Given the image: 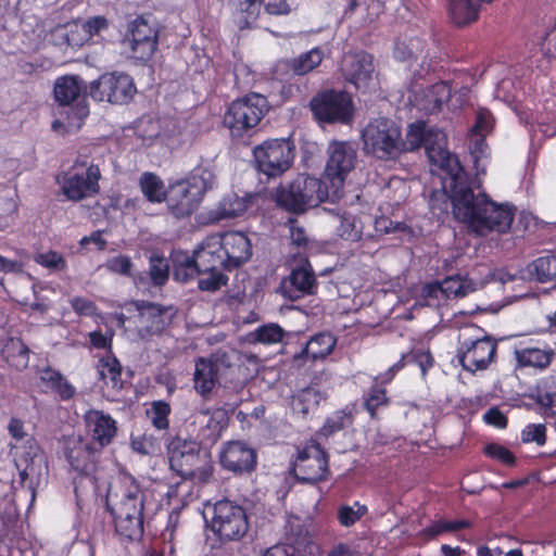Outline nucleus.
Wrapping results in <instances>:
<instances>
[{
  "mask_svg": "<svg viewBox=\"0 0 556 556\" xmlns=\"http://www.w3.org/2000/svg\"><path fill=\"white\" fill-rule=\"evenodd\" d=\"M475 179L464 166L445 178L443 190L451 201L454 218L465 224L473 233L486 237L490 233L505 235L513 225L516 206L509 202L498 203L479 191L475 193Z\"/></svg>",
  "mask_w": 556,
  "mask_h": 556,
  "instance_id": "nucleus-1",
  "label": "nucleus"
},
{
  "mask_svg": "<svg viewBox=\"0 0 556 556\" xmlns=\"http://www.w3.org/2000/svg\"><path fill=\"white\" fill-rule=\"evenodd\" d=\"M106 506L122 539L132 542L142 538L144 495L134 479L125 477L110 488Z\"/></svg>",
  "mask_w": 556,
  "mask_h": 556,
  "instance_id": "nucleus-2",
  "label": "nucleus"
},
{
  "mask_svg": "<svg viewBox=\"0 0 556 556\" xmlns=\"http://www.w3.org/2000/svg\"><path fill=\"white\" fill-rule=\"evenodd\" d=\"M404 140L407 151L425 148L430 164L442 174V184L446 177L459 173L463 165L458 156L447 149V137L443 130L428 127L426 122L417 121L408 125Z\"/></svg>",
  "mask_w": 556,
  "mask_h": 556,
  "instance_id": "nucleus-3",
  "label": "nucleus"
},
{
  "mask_svg": "<svg viewBox=\"0 0 556 556\" xmlns=\"http://www.w3.org/2000/svg\"><path fill=\"white\" fill-rule=\"evenodd\" d=\"M203 444L176 437L168 445V459L172 470L184 479L207 483L213 475L211 453Z\"/></svg>",
  "mask_w": 556,
  "mask_h": 556,
  "instance_id": "nucleus-4",
  "label": "nucleus"
},
{
  "mask_svg": "<svg viewBox=\"0 0 556 556\" xmlns=\"http://www.w3.org/2000/svg\"><path fill=\"white\" fill-rule=\"evenodd\" d=\"M364 151L380 161H396L407 152L401 126L388 117L370 121L363 129Z\"/></svg>",
  "mask_w": 556,
  "mask_h": 556,
  "instance_id": "nucleus-5",
  "label": "nucleus"
},
{
  "mask_svg": "<svg viewBox=\"0 0 556 556\" xmlns=\"http://www.w3.org/2000/svg\"><path fill=\"white\" fill-rule=\"evenodd\" d=\"M100 179L99 165L89 162L86 155H78L68 169L55 177V182L67 201L80 202L100 193Z\"/></svg>",
  "mask_w": 556,
  "mask_h": 556,
  "instance_id": "nucleus-6",
  "label": "nucleus"
},
{
  "mask_svg": "<svg viewBox=\"0 0 556 556\" xmlns=\"http://www.w3.org/2000/svg\"><path fill=\"white\" fill-rule=\"evenodd\" d=\"M268 110V100L265 96L250 92L229 103L223 117V124L233 139L250 137Z\"/></svg>",
  "mask_w": 556,
  "mask_h": 556,
  "instance_id": "nucleus-7",
  "label": "nucleus"
},
{
  "mask_svg": "<svg viewBox=\"0 0 556 556\" xmlns=\"http://www.w3.org/2000/svg\"><path fill=\"white\" fill-rule=\"evenodd\" d=\"M54 100L63 108L68 128L79 129L89 115L85 81L73 75L59 77L53 87Z\"/></svg>",
  "mask_w": 556,
  "mask_h": 556,
  "instance_id": "nucleus-8",
  "label": "nucleus"
},
{
  "mask_svg": "<svg viewBox=\"0 0 556 556\" xmlns=\"http://www.w3.org/2000/svg\"><path fill=\"white\" fill-rule=\"evenodd\" d=\"M295 146L290 138L267 139L253 148L256 168L267 178L282 176L293 164Z\"/></svg>",
  "mask_w": 556,
  "mask_h": 556,
  "instance_id": "nucleus-9",
  "label": "nucleus"
},
{
  "mask_svg": "<svg viewBox=\"0 0 556 556\" xmlns=\"http://www.w3.org/2000/svg\"><path fill=\"white\" fill-rule=\"evenodd\" d=\"M308 106L318 123L350 124L354 115L351 94L333 88L318 91L309 100Z\"/></svg>",
  "mask_w": 556,
  "mask_h": 556,
  "instance_id": "nucleus-10",
  "label": "nucleus"
},
{
  "mask_svg": "<svg viewBox=\"0 0 556 556\" xmlns=\"http://www.w3.org/2000/svg\"><path fill=\"white\" fill-rule=\"evenodd\" d=\"M210 528L222 543L239 541L249 530L245 509L229 500L214 504Z\"/></svg>",
  "mask_w": 556,
  "mask_h": 556,
  "instance_id": "nucleus-11",
  "label": "nucleus"
},
{
  "mask_svg": "<svg viewBox=\"0 0 556 556\" xmlns=\"http://www.w3.org/2000/svg\"><path fill=\"white\" fill-rule=\"evenodd\" d=\"M159 26L152 14H141L127 24L123 43L126 45L131 58L149 61L157 49Z\"/></svg>",
  "mask_w": 556,
  "mask_h": 556,
  "instance_id": "nucleus-12",
  "label": "nucleus"
},
{
  "mask_svg": "<svg viewBox=\"0 0 556 556\" xmlns=\"http://www.w3.org/2000/svg\"><path fill=\"white\" fill-rule=\"evenodd\" d=\"M123 309L131 315L126 316L124 312L119 313L117 315L118 325L127 329L134 324L140 334L142 331L148 333L161 332L167 324V309L156 303L131 301L126 303Z\"/></svg>",
  "mask_w": 556,
  "mask_h": 556,
  "instance_id": "nucleus-13",
  "label": "nucleus"
},
{
  "mask_svg": "<svg viewBox=\"0 0 556 556\" xmlns=\"http://www.w3.org/2000/svg\"><path fill=\"white\" fill-rule=\"evenodd\" d=\"M226 422V412L222 408L195 409L185 421L188 440L203 445L213 444L219 439Z\"/></svg>",
  "mask_w": 556,
  "mask_h": 556,
  "instance_id": "nucleus-14",
  "label": "nucleus"
},
{
  "mask_svg": "<svg viewBox=\"0 0 556 556\" xmlns=\"http://www.w3.org/2000/svg\"><path fill=\"white\" fill-rule=\"evenodd\" d=\"M136 92V86L128 74L105 73L90 83L89 96L94 101L113 104L128 103Z\"/></svg>",
  "mask_w": 556,
  "mask_h": 556,
  "instance_id": "nucleus-15",
  "label": "nucleus"
},
{
  "mask_svg": "<svg viewBox=\"0 0 556 556\" xmlns=\"http://www.w3.org/2000/svg\"><path fill=\"white\" fill-rule=\"evenodd\" d=\"M328 154L324 178L330 184L332 195H337L343 188L348 174L354 168L357 154L349 141L331 142Z\"/></svg>",
  "mask_w": 556,
  "mask_h": 556,
  "instance_id": "nucleus-16",
  "label": "nucleus"
},
{
  "mask_svg": "<svg viewBox=\"0 0 556 556\" xmlns=\"http://www.w3.org/2000/svg\"><path fill=\"white\" fill-rule=\"evenodd\" d=\"M296 479L316 483L325 480L328 475V459L319 444H311L301 450L292 467Z\"/></svg>",
  "mask_w": 556,
  "mask_h": 556,
  "instance_id": "nucleus-17",
  "label": "nucleus"
},
{
  "mask_svg": "<svg viewBox=\"0 0 556 556\" xmlns=\"http://www.w3.org/2000/svg\"><path fill=\"white\" fill-rule=\"evenodd\" d=\"M374 71V56L364 50L349 52L342 60V75L357 90L365 91L369 88Z\"/></svg>",
  "mask_w": 556,
  "mask_h": 556,
  "instance_id": "nucleus-18",
  "label": "nucleus"
},
{
  "mask_svg": "<svg viewBox=\"0 0 556 556\" xmlns=\"http://www.w3.org/2000/svg\"><path fill=\"white\" fill-rule=\"evenodd\" d=\"M64 456L72 469L79 475L88 476L94 470L100 451L80 435L67 437L63 445Z\"/></svg>",
  "mask_w": 556,
  "mask_h": 556,
  "instance_id": "nucleus-19",
  "label": "nucleus"
},
{
  "mask_svg": "<svg viewBox=\"0 0 556 556\" xmlns=\"http://www.w3.org/2000/svg\"><path fill=\"white\" fill-rule=\"evenodd\" d=\"M13 450L14 462L22 480L29 476L40 477L47 472V457L35 439L29 438L23 444L14 445Z\"/></svg>",
  "mask_w": 556,
  "mask_h": 556,
  "instance_id": "nucleus-20",
  "label": "nucleus"
},
{
  "mask_svg": "<svg viewBox=\"0 0 556 556\" xmlns=\"http://www.w3.org/2000/svg\"><path fill=\"white\" fill-rule=\"evenodd\" d=\"M220 464L236 475L251 472L256 466V452L244 442L231 441L220 452Z\"/></svg>",
  "mask_w": 556,
  "mask_h": 556,
  "instance_id": "nucleus-21",
  "label": "nucleus"
},
{
  "mask_svg": "<svg viewBox=\"0 0 556 556\" xmlns=\"http://www.w3.org/2000/svg\"><path fill=\"white\" fill-rule=\"evenodd\" d=\"M192 190L193 186L185 179L172 184L167 189V210L175 218L189 217L198 208L199 201Z\"/></svg>",
  "mask_w": 556,
  "mask_h": 556,
  "instance_id": "nucleus-22",
  "label": "nucleus"
},
{
  "mask_svg": "<svg viewBox=\"0 0 556 556\" xmlns=\"http://www.w3.org/2000/svg\"><path fill=\"white\" fill-rule=\"evenodd\" d=\"M220 244L224 248L226 261L231 271L240 268L252 257V243L249 237L242 231L217 232Z\"/></svg>",
  "mask_w": 556,
  "mask_h": 556,
  "instance_id": "nucleus-23",
  "label": "nucleus"
},
{
  "mask_svg": "<svg viewBox=\"0 0 556 556\" xmlns=\"http://www.w3.org/2000/svg\"><path fill=\"white\" fill-rule=\"evenodd\" d=\"M88 434L91 443L100 452L110 444L116 435V421L101 410H89L85 416Z\"/></svg>",
  "mask_w": 556,
  "mask_h": 556,
  "instance_id": "nucleus-24",
  "label": "nucleus"
},
{
  "mask_svg": "<svg viewBox=\"0 0 556 556\" xmlns=\"http://www.w3.org/2000/svg\"><path fill=\"white\" fill-rule=\"evenodd\" d=\"M193 251L202 270L224 269L231 271L230 265L224 255L225 252L219 241V235L206 236Z\"/></svg>",
  "mask_w": 556,
  "mask_h": 556,
  "instance_id": "nucleus-25",
  "label": "nucleus"
},
{
  "mask_svg": "<svg viewBox=\"0 0 556 556\" xmlns=\"http://www.w3.org/2000/svg\"><path fill=\"white\" fill-rule=\"evenodd\" d=\"M287 281L282 283L286 295L291 300H298L303 295L314 294L317 290L318 283L315 273L309 263L300 265L293 268Z\"/></svg>",
  "mask_w": 556,
  "mask_h": 556,
  "instance_id": "nucleus-26",
  "label": "nucleus"
},
{
  "mask_svg": "<svg viewBox=\"0 0 556 556\" xmlns=\"http://www.w3.org/2000/svg\"><path fill=\"white\" fill-rule=\"evenodd\" d=\"M294 182L299 184V194H301L300 199L304 201L305 211L318 206L332 194V189L326 179L301 174L294 178Z\"/></svg>",
  "mask_w": 556,
  "mask_h": 556,
  "instance_id": "nucleus-27",
  "label": "nucleus"
},
{
  "mask_svg": "<svg viewBox=\"0 0 556 556\" xmlns=\"http://www.w3.org/2000/svg\"><path fill=\"white\" fill-rule=\"evenodd\" d=\"M100 379L103 381V391L109 399H114L123 389L122 365L112 354L99 359L97 365Z\"/></svg>",
  "mask_w": 556,
  "mask_h": 556,
  "instance_id": "nucleus-28",
  "label": "nucleus"
},
{
  "mask_svg": "<svg viewBox=\"0 0 556 556\" xmlns=\"http://www.w3.org/2000/svg\"><path fill=\"white\" fill-rule=\"evenodd\" d=\"M447 14L456 27H466L479 20L484 0H446Z\"/></svg>",
  "mask_w": 556,
  "mask_h": 556,
  "instance_id": "nucleus-29",
  "label": "nucleus"
},
{
  "mask_svg": "<svg viewBox=\"0 0 556 556\" xmlns=\"http://www.w3.org/2000/svg\"><path fill=\"white\" fill-rule=\"evenodd\" d=\"M173 278L178 282H188L200 276L201 268L194 251L189 254L186 251H178L172 257Z\"/></svg>",
  "mask_w": 556,
  "mask_h": 556,
  "instance_id": "nucleus-30",
  "label": "nucleus"
},
{
  "mask_svg": "<svg viewBox=\"0 0 556 556\" xmlns=\"http://www.w3.org/2000/svg\"><path fill=\"white\" fill-rule=\"evenodd\" d=\"M323 60L324 51L320 48L315 47L296 58L278 62L277 67H282L291 71L294 75L303 76L319 66Z\"/></svg>",
  "mask_w": 556,
  "mask_h": 556,
  "instance_id": "nucleus-31",
  "label": "nucleus"
},
{
  "mask_svg": "<svg viewBox=\"0 0 556 556\" xmlns=\"http://www.w3.org/2000/svg\"><path fill=\"white\" fill-rule=\"evenodd\" d=\"M299 190V184L294 179L287 185H279L273 194L276 205L288 213H304V201L300 199Z\"/></svg>",
  "mask_w": 556,
  "mask_h": 556,
  "instance_id": "nucleus-32",
  "label": "nucleus"
},
{
  "mask_svg": "<svg viewBox=\"0 0 556 556\" xmlns=\"http://www.w3.org/2000/svg\"><path fill=\"white\" fill-rule=\"evenodd\" d=\"M220 372L205 358H200L195 364L194 389L202 396L208 395L220 378Z\"/></svg>",
  "mask_w": 556,
  "mask_h": 556,
  "instance_id": "nucleus-33",
  "label": "nucleus"
},
{
  "mask_svg": "<svg viewBox=\"0 0 556 556\" xmlns=\"http://www.w3.org/2000/svg\"><path fill=\"white\" fill-rule=\"evenodd\" d=\"M452 97V87L446 81H438L424 93V110L429 114L439 113L443 105L446 104Z\"/></svg>",
  "mask_w": 556,
  "mask_h": 556,
  "instance_id": "nucleus-34",
  "label": "nucleus"
},
{
  "mask_svg": "<svg viewBox=\"0 0 556 556\" xmlns=\"http://www.w3.org/2000/svg\"><path fill=\"white\" fill-rule=\"evenodd\" d=\"M530 280L548 282L556 279V256H540L529 263L526 268Z\"/></svg>",
  "mask_w": 556,
  "mask_h": 556,
  "instance_id": "nucleus-35",
  "label": "nucleus"
},
{
  "mask_svg": "<svg viewBox=\"0 0 556 556\" xmlns=\"http://www.w3.org/2000/svg\"><path fill=\"white\" fill-rule=\"evenodd\" d=\"M139 187L150 203H162L166 199L167 190L163 180L154 173L146 172L139 179Z\"/></svg>",
  "mask_w": 556,
  "mask_h": 556,
  "instance_id": "nucleus-36",
  "label": "nucleus"
},
{
  "mask_svg": "<svg viewBox=\"0 0 556 556\" xmlns=\"http://www.w3.org/2000/svg\"><path fill=\"white\" fill-rule=\"evenodd\" d=\"M239 8L236 24L240 29L253 28L260 16L264 0H232Z\"/></svg>",
  "mask_w": 556,
  "mask_h": 556,
  "instance_id": "nucleus-37",
  "label": "nucleus"
},
{
  "mask_svg": "<svg viewBox=\"0 0 556 556\" xmlns=\"http://www.w3.org/2000/svg\"><path fill=\"white\" fill-rule=\"evenodd\" d=\"M515 354L519 366L539 369L547 367L553 356L547 350H515Z\"/></svg>",
  "mask_w": 556,
  "mask_h": 556,
  "instance_id": "nucleus-38",
  "label": "nucleus"
},
{
  "mask_svg": "<svg viewBox=\"0 0 556 556\" xmlns=\"http://www.w3.org/2000/svg\"><path fill=\"white\" fill-rule=\"evenodd\" d=\"M285 331L277 324L260 326L248 334V341L252 344H276L283 342Z\"/></svg>",
  "mask_w": 556,
  "mask_h": 556,
  "instance_id": "nucleus-39",
  "label": "nucleus"
},
{
  "mask_svg": "<svg viewBox=\"0 0 556 556\" xmlns=\"http://www.w3.org/2000/svg\"><path fill=\"white\" fill-rule=\"evenodd\" d=\"M250 200L236 193L226 195L219 203V215L224 218L241 216L248 210Z\"/></svg>",
  "mask_w": 556,
  "mask_h": 556,
  "instance_id": "nucleus-40",
  "label": "nucleus"
},
{
  "mask_svg": "<svg viewBox=\"0 0 556 556\" xmlns=\"http://www.w3.org/2000/svg\"><path fill=\"white\" fill-rule=\"evenodd\" d=\"M224 269H213V270H201V277L198 280V288L201 291L206 292H216L220 290L223 287H226L229 281V277L225 274Z\"/></svg>",
  "mask_w": 556,
  "mask_h": 556,
  "instance_id": "nucleus-41",
  "label": "nucleus"
},
{
  "mask_svg": "<svg viewBox=\"0 0 556 556\" xmlns=\"http://www.w3.org/2000/svg\"><path fill=\"white\" fill-rule=\"evenodd\" d=\"M321 393L315 388L308 387L301 390L292 401L293 409L306 415L311 409L318 406L321 401Z\"/></svg>",
  "mask_w": 556,
  "mask_h": 556,
  "instance_id": "nucleus-42",
  "label": "nucleus"
},
{
  "mask_svg": "<svg viewBox=\"0 0 556 556\" xmlns=\"http://www.w3.org/2000/svg\"><path fill=\"white\" fill-rule=\"evenodd\" d=\"M440 283L442 295L446 299L464 298L475 290L466 279L459 276L447 277Z\"/></svg>",
  "mask_w": 556,
  "mask_h": 556,
  "instance_id": "nucleus-43",
  "label": "nucleus"
},
{
  "mask_svg": "<svg viewBox=\"0 0 556 556\" xmlns=\"http://www.w3.org/2000/svg\"><path fill=\"white\" fill-rule=\"evenodd\" d=\"M240 359L241 354L239 350H217L207 361L212 363L220 372V376H223L226 370L239 367Z\"/></svg>",
  "mask_w": 556,
  "mask_h": 556,
  "instance_id": "nucleus-44",
  "label": "nucleus"
},
{
  "mask_svg": "<svg viewBox=\"0 0 556 556\" xmlns=\"http://www.w3.org/2000/svg\"><path fill=\"white\" fill-rule=\"evenodd\" d=\"M170 414V406L165 401H155L152 403L151 408L147 410V416L152 425L159 430H165L169 426L168 416Z\"/></svg>",
  "mask_w": 556,
  "mask_h": 556,
  "instance_id": "nucleus-45",
  "label": "nucleus"
},
{
  "mask_svg": "<svg viewBox=\"0 0 556 556\" xmlns=\"http://www.w3.org/2000/svg\"><path fill=\"white\" fill-rule=\"evenodd\" d=\"M148 274L154 286H164L167 282L169 276L168 263L163 257H151Z\"/></svg>",
  "mask_w": 556,
  "mask_h": 556,
  "instance_id": "nucleus-46",
  "label": "nucleus"
},
{
  "mask_svg": "<svg viewBox=\"0 0 556 556\" xmlns=\"http://www.w3.org/2000/svg\"><path fill=\"white\" fill-rule=\"evenodd\" d=\"M337 233L344 240L357 241L361 238L362 231L356 226V217L351 213L344 212L340 216Z\"/></svg>",
  "mask_w": 556,
  "mask_h": 556,
  "instance_id": "nucleus-47",
  "label": "nucleus"
},
{
  "mask_svg": "<svg viewBox=\"0 0 556 556\" xmlns=\"http://www.w3.org/2000/svg\"><path fill=\"white\" fill-rule=\"evenodd\" d=\"M352 424L351 413L342 409L329 417L320 429L324 435H330Z\"/></svg>",
  "mask_w": 556,
  "mask_h": 556,
  "instance_id": "nucleus-48",
  "label": "nucleus"
},
{
  "mask_svg": "<svg viewBox=\"0 0 556 556\" xmlns=\"http://www.w3.org/2000/svg\"><path fill=\"white\" fill-rule=\"evenodd\" d=\"M367 513V507L355 503L354 506H342L338 511V519L344 527H351Z\"/></svg>",
  "mask_w": 556,
  "mask_h": 556,
  "instance_id": "nucleus-49",
  "label": "nucleus"
},
{
  "mask_svg": "<svg viewBox=\"0 0 556 556\" xmlns=\"http://www.w3.org/2000/svg\"><path fill=\"white\" fill-rule=\"evenodd\" d=\"M538 403L551 415L556 414V381L545 383L543 390L539 391Z\"/></svg>",
  "mask_w": 556,
  "mask_h": 556,
  "instance_id": "nucleus-50",
  "label": "nucleus"
},
{
  "mask_svg": "<svg viewBox=\"0 0 556 556\" xmlns=\"http://www.w3.org/2000/svg\"><path fill=\"white\" fill-rule=\"evenodd\" d=\"M387 404H388V397L386 395V390L380 389L378 387H372L368 392V396L365 399V407L368 410V413L370 414V416L372 418H376L377 409L380 406H383Z\"/></svg>",
  "mask_w": 556,
  "mask_h": 556,
  "instance_id": "nucleus-51",
  "label": "nucleus"
},
{
  "mask_svg": "<svg viewBox=\"0 0 556 556\" xmlns=\"http://www.w3.org/2000/svg\"><path fill=\"white\" fill-rule=\"evenodd\" d=\"M110 22L103 15H96L89 17L83 24V30L88 35V38L100 36L103 31L109 30Z\"/></svg>",
  "mask_w": 556,
  "mask_h": 556,
  "instance_id": "nucleus-52",
  "label": "nucleus"
},
{
  "mask_svg": "<svg viewBox=\"0 0 556 556\" xmlns=\"http://www.w3.org/2000/svg\"><path fill=\"white\" fill-rule=\"evenodd\" d=\"M477 352L478 350H465L459 354V362L466 370L473 372L476 370L486 368L489 361L478 358Z\"/></svg>",
  "mask_w": 556,
  "mask_h": 556,
  "instance_id": "nucleus-53",
  "label": "nucleus"
},
{
  "mask_svg": "<svg viewBox=\"0 0 556 556\" xmlns=\"http://www.w3.org/2000/svg\"><path fill=\"white\" fill-rule=\"evenodd\" d=\"M29 350H1L2 357L16 369H24L28 364Z\"/></svg>",
  "mask_w": 556,
  "mask_h": 556,
  "instance_id": "nucleus-54",
  "label": "nucleus"
},
{
  "mask_svg": "<svg viewBox=\"0 0 556 556\" xmlns=\"http://www.w3.org/2000/svg\"><path fill=\"white\" fill-rule=\"evenodd\" d=\"M72 309L78 315L81 316H93L97 312L96 303L84 296H73L70 300Z\"/></svg>",
  "mask_w": 556,
  "mask_h": 556,
  "instance_id": "nucleus-55",
  "label": "nucleus"
},
{
  "mask_svg": "<svg viewBox=\"0 0 556 556\" xmlns=\"http://www.w3.org/2000/svg\"><path fill=\"white\" fill-rule=\"evenodd\" d=\"M484 452L490 457L496 458L505 465L513 466L515 464L516 458L514 454L502 445L491 443L484 447Z\"/></svg>",
  "mask_w": 556,
  "mask_h": 556,
  "instance_id": "nucleus-56",
  "label": "nucleus"
},
{
  "mask_svg": "<svg viewBox=\"0 0 556 556\" xmlns=\"http://www.w3.org/2000/svg\"><path fill=\"white\" fill-rule=\"evenodd\" d=\"M541 51L548 61L556 62V28L552 27L545 33L541 42Z\"/></svg>",
  "mask_w": 556,
  "mask_h": 556,
  "instance_id": "nucleus-57",
  "label": "nucleus"
},
{
  "mask_svg": "<svg viewBox=\"0 0 556 556\" xmlns=\"http://www.w3.org/2000/svg\"><path fill=\"white\" fill-rule=\"evenodd\" d=\"M404 358L416 362L421 369L422 376H425L428 368L432 367L433 365V357L429 350H417L416 353L410 351L407 355L404 356Z\"/></svg>",
  "mask_w": 556,
  "mask_h": 556,
  "instance_id": "nucleus-58",
  "label": "nucleus"
},
{
  "mask_svg": "<svg viewBox=\"0 0 556 556\" xmlns=\"http://www.w3.org/2000/svg\"><path fill=\"white\" fill-rule=\"evenodd\" d=\"M545 430L544 425H529L522 431V441L543 445L545 443Z\"/></svg>",
  "mask_w": 556,
  "mask_h": 556,
  "instance_id": "nucleus-59",
  "label": "nucleus"
},
{
  "mask_svg": "<svg viewBox=\"0 0 556 556\" xmlns=\"http://www.w3.org/2000/svg\"><path fill=\"white\" fill-rule=\"evenodd\" d=\"M108 268L113 273L129 276L132 263L129 256L118 255L108 262Z\"/></svg>",
  "mask_w": 556,
  "mask_h": 556,
  "instance_id": "nucleus-60",
  "label": "nucleus"
},
{
  "mask_svg": "<svg viewBox=\"0 0 556 556\" xmlns=\"http://www.w3.org/2000/svg\"><path fill=\"white\" fill-rule=\"evenodd\" d=\"M262 4L269 15H287L291 12L287 0H264Z\"/></svg>",
  "mask_w": 556,
  "mask_h": 556,
  "instance_id": "nucleus-61",
  "label": "nucleus"
},
{
  "mask_svg": "<svg viewBox=\"0 0 556 556\" xmlns=\"http://www.w3.org/2000/svg\"><path fill=\"white\" fill-rule=\"evenodd\" d=\"M40 264L48 268L63 269L66 267V261L61 253L56 251H49L40 255Z\"/></svg>",
  "mask_w": 556,
  "mask_h": 556,
  "instance_id": "nucleus-62",
  "label": "nucleus"
},
{
  "mask_svg": "<svg viewBox=\"0 0 556 556\" xmlns=\"http://www.w3.org/2000/svg\"><path fill=\"white\" fill-rule=\"evenodd\" d=\"M311 344H317L323 348H336L337 339L330 332H319L313 336L308 341L301 343L302 348H309Z\"/></svg>",
  "mask_w": 556,
  "mask_h": 556,
  "instance_id": "nucleus-63",
  "label": "nucleus"
},
{
  "mask_svg": "<svg viewBox=\"0 0 556 556\" xmlns=\"http://www.w3.org/2000/svg\"><path fill=\"white\" fill-rule=\"evenodd\" d=\"M483 418L488 424L496 426L498 428H504L507 425V418L505 417V415L498 408L495 407L490 408L484 414Z\"/></svg>",
  "mask_w": 556,
  "mask_h": 556,
  "instance_id": "nucleus-64",
  "label": "nucleus"
}]
</instances>
